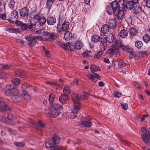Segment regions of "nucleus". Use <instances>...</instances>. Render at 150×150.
I'll list each match as a JSON object with an SVG mask.
<instances>
[{"label": "nucleus", "mask_w": 150, "mask_h": 150, "mask_svg": "<svg viewBox=\"0 0 150 150\" xmlns=\"http://www.w3.org/2000/svg\"><path fill=\"white\" fill-rule=\"evenodd\" d=\"M72 100L74 103V111H72L70 115V117L74 119L76 117V113L81 108L79 101L81 100H87L88 98V94L85 92L77 95L73 93L71 96Z\"/></svg>", "instance_id": "f257e3e1"}, {"label": "nucleus", "mask_w": 150, "mask_h": 150, "mask_svg": "<svg viewBox=\"0 0 150 150\" xmlns=\"http://www.w3.org/2000/svg\"><path fill=\"white\" fill-rule=\"evenodd\" d=\"M59 142V139L57 136L54 137L51 139H47L45 140V147L48 150H58L56 144Z\"/></svg>", "instance_id": "f03ea898"}, {"label": "nucleus", "mask_w": 150, "mask_h": 150, "mask_svg": "<svg viewBox=\"0 0 150 150\" xmlns=\"http://www.w3.org/2000/svg\"><path fill=\"white\" fill-rule=\"evenodd\" d=\"M25 38L26 40L28 41V45L31 47L34 46L36 44L37 41L36 40V38L40 40H43V38L41 36H36L35 38L30 35H25Z\"/></svg>", "instance_id": "7ed1b4c3"}, {"label": "nucleus", "mask_w": 150, "mask_h": 150, "mask_svg": "<svg viewBox=\"0 0 150 150\" xmlns=\"http://www.w3.org/2000/svg\"><path fill=\"white\" fill-rule=\"evenodd\" d=\"M141 131L143 132L141 135L142 140L145 144L147 143L149 139L150 140V130H148L146 128L143 127L142 128Z\"/></svg>", "instance_id": "20e7f679"}, {"label": "nucleus", "mask_w": 150, "mask_h": 150, "mask_svg": "<svg viewBox=\"0 0 150 150\" xmlns=\"http://www.w3.org/2000/svg\"><path fill=\"white\" fill-rule=\"evenodd\" d=\"M30 16L31 18L30 20L32 24L35 25L37 21H38L41 16H40L38 14H36L34 11L31 12Z\"/></svg>", "instance_id": "39448f33"}, {"label": "nucleus", "mask_w": 150, "mask_h": 150, "mask_svg": "<svg viewBox=\"0 0 150 150\" xmlns=\"http://www.w3.org/2000/svg\"><path fill=\"white\" fill-rule=\"evenodd\" d=\"M11 93L10 95L7 96H11V98L13 102L17 103L19 101V97L18 96V89H12L11 90Z\"/></svg>", "instance_id": "423d86ee"}, {"label": "nucleus", "mask_w": 150, "mask_h": 150, "mask_svg": "<svg viewBox=\"0 0 150 150\" xmlns=\"http://www.w3.org/2000/svg\"><path fill=\"white\" fill-rule=\"evenodd\" d=\"M69 23L67 21L64 22L61 25L59 22L57 24V30L58 31L67 30L69 29Z\"/></svg>", "instance_id": "0eeeda50"}, {"label": "nucleus", "mask_w": 150, "mask_h": 150, "mask_svg": "<svg viewBox=\"0 0 150 150\" xmlns=\"http://www.w3.org/2000/svg\"><path fill=\"white\" fill-rule=\"evenodd\" d=\"M44 35L45 37L43 39L50 41L54 40L57 37V35L53 32H46L44 33Z\"/></svg>", "instance_id": "6e6552de"}, {"label": "nucleus", "mask_w": 150, "mask_h": 150, "mask_svg": "<svg viewBox=\"0 0 150 150\" xmlns=\"http://www.w3.org/2000/svg\"><path fill=\"white\" fill-rule=\"evenodd\" d=\"M13 115L11 113H9L7 116V119L4 117L0 116V121H2L5 123H10L12 124V123L13 119Z\"/></svg>", "instance_id": "1a4fd4ad"}, {"label": "nucleus", "mask_w": 150, "mask_h": 150, "mask_svg": "<svg viewBox=\"0 0 150 150\" xmlns=\"http://www.w3.org/2000/svg\"><path fill=\"white\" fill-rule=\"evenodd\" d=\"M20 14L23 19L25 20H27L28 16V11L27 8L26 7L22 8L20 11Z\"/></svg>", "instance_id": "9d476101"}, {"label": "nucleus", "mask_w": 150, "mask_h": 150, "mask_svg": "<svg viewBox=\"0 0 150 150\" xmlns=\"http://www.w3.org/2000/svg\"><path fill=\"white\" fill-rule=\"evenodd\" d=\"M48 114L50 117H56L59 115L60 112L58 110L52 109L51 111L48 113Z\"/></svg>", "instance_id": "9b49d317"}, {"label": "nucleus", "mask_w": 150, "mask_h": 150, "mask_svg": "<svg viewBox=\"0 0 150 150\" xmlns=\"http://www.w3.org/2000/svg\"><path fill=\"white\" fill-rule=\"evenodd\" d=\"M6 110L10 111L9 108L4 102L0 100V112Z\"/></svg>", "instance_id": "f8f14e48"}, {"label": "nucleus", "mask_w": 150, "mask_h": 150, "mask_svg": "<svg viewBox=\"0 0 150 150\" xmlns=\"http://www.w3.org/2000/svg\"><path fill=\"white\" fill-rule=\"evenodd\" d=\"M138 0H132L131 1H127L125 5V7L127 9L131 10L133 8L134 4H136L138 3Z\"/></svg>", "instance_id": "ddd939ff"}, {"label": "nucleus", "mask_w": 150, "mask_h": 150, "mask_svg": "<svg viewBox=\"0 0 150 150\" xmlns=\"http://www.w3.org/2000/svg\"><path fill=\"white\" fill-rule=\"evenodd\" d=\"M93 73L95 75L89 74L87 75V77L92 81L96 82L98 81V79L100 78V76L96 73Z\"/></svg>", "instance_id": "4468645a"}, {"label": "nucleus", "mask_w": 150, "mask_h": 150, "mask_svg": "<svg viewBox=\"0 0 150 150\" xmlns=\"http://www.w3.org/2000/svg\"><path fill=\"white\" fill-rule=\"evenodd\" d=\"M46 22L49 25H53L56 23V20L53 17L50 16L48 17L47 19Z\"/></svg>", "instance_id": "2eb2a0df"}, {"label": "nucleus", "mask_w": 150, "mask_h": 150, "mask_svg": "<svg viewBox=\"0 0 150 150\" xmlns=\"http://www.w3.org/2000/svg\"><path fill=\"white\" fill-rule=\"evenodd\" d=\"M6 90L5 92V95L6 96H9L10 95V93H11V90L12 89H17L16 88H13L11 85L8 84L6 87Z\"/></svg>", "instance_id": "dca6fc26"}, {"label": "nucleus", "mask_w": 150, "mask_h": 150, "mask_svg": "<svg viewBox=\"0 0 150 150\" xmlns=\"http://www.w3.org/2000/svg\"><path fill=\"white\" fill-rule=\"evenodd\" d=\"M107 44L105 41L101 40L99 45V47L101 50L100 51L103 52L107 48Z\"/></svg>", "instance_id": "f3484780"}, {"label": "nucleus", "mask_w": 150, "mask_h": 150, "mask_svg": "<svg viewBox=\"0 0 150 150\" xmlns=\"http://www.w3.org/2000/svg\"><path fill=\"white\" fill-rule=\"evenodd\" d=\"M111 6L112 7L115 12L120 9L119 6L118 4V2L117 1H114L112 2L111 4Z\"/></svg>", "instance_id": "a211bd4d"}, {"label": "nucleus", "mask_w": 150, "mask_h": 150, "mask_svg": "<svg viewBox=\"0 0 150 150\" xmlns=\"http://www.w3.org/2000/svg\"><path fill=\"white\" fill-rule=\"evenodd\" d=\"M114 14L119 19H121L123 18L124 15V11L123 10L120 9L115 12Z\"/></svg>", "instance_id": "6ab92c4d"}, {"label": "nucleus", "mask_w": 150, "mask_h": 150, "mask_svg": "<svg viewBox=\"0 0 150 150\" xmlns=\"http://www.w3.org/2000/svg\"><path fill=\"white\" fill-rule=\"evenodd\" d=\"M115 48L116 50L120 49L124 51H125L127 49V47L124 46L120 42L117 43L115 45Z\"/></svg>", "instance_id": "aec40b11"}, {"label": "nucleus", "mask_w": 150, "mask_h": 150, "mask_svg": "<svg viewBox=\"0 0 150 150\" xmlns=\"http://www.w3.org/2000/svg\"><path fill=\"white\" fill-rule=\"evenodd\" d=\"M21 96L25 100H28L30 98V96L27 92L24 90H23Z\"/></svg>", "instance_id": "412c9836"}, {"label": "nucleus", "mask_w": 150, "mask_h": 150, "mask_svg": "<svg viewBox=\"0 0 150 150\" xmlns=\"http://www.w3.org/2000/svg\"><path fill=\"white\" fill-rule=\"evenodd\" d=\"M59 102L62 103H65L68 100L67 96L66 95H62L59 97Z\"/></svg>", "instance_id": "4be33fe9"}, {"label": "nucleus", "mask_w": 150, "mask_h": 150, "mask_svg": "<svg viewBox=\"0 0 150 150\" xmlns=\"http://www.w3.org/2000/svg\"><path fill=\"white\" fill-rule=\"evenodd\" d=\"M110 28L108 25L106 24H105L103 25L101 28V31L103 33H106L109 30Z\"/></svg>", "instance_id": "5701e85b"}, {"label": "nucleus", "mask_w": 150, "mask_h": 150, "mask_svg": "<svg viewBox=\"0 0 150 150\" xmlns=\"http://www.w3.org/2000/svg\"><path fill=\"white\" fill-rule=\"evenodd\" d=\"M64 94L66 95H69L71 92L69 86L68 85H66L63 90Z\"/></svg>", "instance_id": "b1692460"}, {"label": "nucleus", "mask_w": 150, "mask_h": 150, "mask_svg": "<svg viewBox=\"0 0 150 150\" xmlns=\"http://www.w3.org/2000/svg\"><path fill=\"white\" fill-rule=\"evenodd\" d=\"M75 44L76 49L77 50H80L83 46V43L82 42L80 41H77Z\"/></svg>", "instance_id": "393cba45"}, {"label": "nucleus", "mask_w": 150, "mask_h": 150, "mask_svg": "<svg viewBox=\"0 0 150 150\" xmlns=\"http://www.w3.org/2000/svg\"><path fill=\"white\" fill-rule=\"evenodd\" d=\"M91 123L88 119L81 122L82 127H89L91 126Z\"/></svg>", "instance_id": "a878e982"}, {"label": "nucleus", "mask_w": 150, "mask_h": 150, "mask_svg": "<svg viewBox=\"0 0 150 150\" xmlns=\"http://www.w3.org/2000/svg\"><path fill=\"white\" fill-rule=\"evenodd\" d=\"M119 35L121 38H125L127 36L128 32L125 30L123 29L121 30L119 33Z\"/></svg>", "instance_id": "bb28decb"}, {"label": "nucleus", "mask_w": 150, "mask_h": 150, "mask_svg": "<svg viewBox=\"0 0 150 150\" xmlns=\"http://www.w3.org/2000/svg\"><path fill=\"white\" fill-rule=\"evenodd\" d=\"M72 36V34L71 33L67 31L64 33V38L66 40H69L71 38Z\"/></svg>", "instance_id": "cd10ccee"}, {"label": "nucleus", "mask_w": 150, "mask_h": 150, "mask_svg": "<svg viewBox=\"0 0 150 150\" xmlns=\"http://www.w3.org/2000/svg\"><path fill=\"white\" fill-rule=\"evenodd\" d=\"M116 136L124 144L127 146L129 145V142L126 140L123 139L119 134H117L116 135Z\"/></svg>", "instance_id": "c85d7f7f"}, {"label": "nucleus", "mask_w": 150, "mask_h": 150, "mask_svg": "<svg viewBox=\"0 0 150 150\" xmlns=\"http://www.w3.org/2000/svg\"><path fill=\"white\" fill-rule=\"evenodd\" d=\"M91 40L93 42H97L100 40V37L97 35H94L92 36Z\"/></svg>", "instance_id": "c756f323"}, {"label": "nucleus", "mask_w": 150, "mask_h": 150, "mask_svg": "<svg viewBox=\"0 0 150 150\" xmlns=\"http://www.w3.org/2000/svg\"><path fill=\"white\" fill-rule=\"evenodd\" d=\"M46 21V19L45 17L41 16L38 22L40 25L42 26L45 24Z\"/></svg>", "instance_id": "7c9ffc66"}, {"label": "nucleus", "mask_w": 150, "mask_h": 150, "mask_svg": "<svg viewBox=\"0 0 150 150\" xmlns=\"http://www.w3.org/2000/svg\"><path fill=\"white\" fill-rule=\"evenodd\" d=\"M106 11L109 14H111L112 13H115V11L112 6H107L106 7Z\"/></svg>", "instance_id": "2f4dec72"}, {"label": "nucleus", "mask_w": 150, "mask_h": 150, "mask_svg": "<svg viewBox=\"0 0 150 150\" xmlns=\"http://www.w3.org/2000/svg\"><path fill=\"white\" fill-rule=\"evenodd\" d=\"M90 69L92 73L94 71H97L100 70V68L95 65H91L90 67Z\"/></svg>", "instance_id": "473e14b6"}, {"label": "nucleus", "mask_w": 150, "mask_h": 150, "mask_svg": "<svg viewBox=\"0 0 150 150\" xmlns=\"http://www.w3.org/2000/svg\"><path fill=\"white\" fill-rule=\"evenodd\" d=\"M135 45L136 47L138 49H140L142 47L143 44L141 41L137 40L135 42Z\"/></svg>", "instance_id": "72a5a7b5"}, {"label": "nucleus", "mask_w": 150, "mask_h": 150, "mask_svg": "<svg viewBox=\"0 0 150 150\" xmlns=\"http://www.w3.org/2000/svg\"><path fill=\"white\" fill-rule=\"evenodd\" d=\"M69 45V42L67 43L66 44L62 43L61 44L60 46L67 50H70Z\"/></svg>", "instance_id": "f704fd0d"}, {"label": "nucleus", "mask_w": 150, "mask_h": 150, "mask_svg": "<svg viewBox=\"0 0 150 150\" xmlns=\"http://www.w3.org/2000/svg\"><path fill=\"white\" fill-rule=\"evenodd\" d=\"M18 16V12L16 10H14L11 15V18L16 19L17 18Z\"/></svg>", "instance_id": "c9c22d12"}, {"label": "nucleus", "mask_w": 150, "mask_h": 150, "mask_svg": "<svg viewBox=\"0 0 150 150\" xmlns=\"http://www.w3.org/2000/svg\"><path fill=\"white\" fill-rule=\"evenodd\" d=\"M137 32V31L135 28H131L130 29L129 33L131 35H135Z\"/></svg>", "instance_id": "e433bc0d"}, {"label": "nucleus", "mask_w": 150, "mask_h": 150, "mask_svg": "<svg viewBox=\"0 0 150 150\" xmlns=\"http://www.w3.org/2000/svg\"><path fill=\"white\" fill-rule=\"evenodd\" d=\"M62 109V107L57 103H54L53 104L52 108V109H57L59 110Z\"/></svg>", "instance_id": "4c0bfd02"}, {"label": "nucleus", "mask_w": 150, "mask_h": 150, "mask_svg": "<svg viewBox=\"0 0 150 150\" xmlns=\"http://www.w3.org/2000/svg\"><path fill=\"white\" fill-rule=\"evenodd\" d=\"M15 74L17 76H21L23 73V71L22 70L17 69L15 71Z\"/></svg>", "instance_id": "58836bf2"}, {"label": "nucleus", "mask_w": 150, "mask_h": 150, "mask_svg": "<svg viewBox=\"0 0 150 150\" xmlns=\"http://www.w3.org/2000/svg\"><path fill=\"white\" fill-rule=\"evenodd\" d=\"M142 38L145 42H148L150 40V36L149 35L146 34L143 36Z\"/></svg>", "instance_id": "ea45409f"}, {"label": "nucleus", "mask_w": 150, "mask_h": 150, "mask_svg": "<svg viewBox=\"0 0 150 150\" xmlns=\"http://www.w3.org/2000/svg\"><path fill=\"white\" fill-rule=\"evenodd\" d=\"M103 52L100 51L99 52L96 53L94 56V58L96 59H98L100 57L103 53Z\"/></svg>", "instance_id": "a19ab883"}, {"label": "nucleus", "mask_w": 150, "mask_h": 150, "mask_svg": "<svg viewBox=\"0 0 150 150\" xmlns=\"http://www.w3.org/2000/svg\"><path fill=\"white\" fill-rule=\"evenodd\" d=\"M118 4L120 8H121L122 9H123L125 8V2L124 0H120L118 2Z\"/></svg>", "instance_id": "79ce46f5"}, {"label": "nucleus", "mask_w": 150, "mask_h": 150, "mask_svg": "<svg viewBox=\"0 0 150 150\" xmlns=\"http://www.w3.org/2000/svg\"><path fill=\"white\" fill-rule=\"evenodd\" d=\"M108 24L111 27L115 26L116 23L114 18L110 19L108 22Z\"/></svg>", "instance_id": "37998d69"}, {"label": "nucleus", "mask_w": 150, "mask_h": 150, "mask_svg": "<svg viewBox=\"0 0 150 150\" xmlns=\"http://www.w3.org/2000/svg\"><path fill=\"white\" fill-rule=\"evenodd\" d=\"M114 40V38L113 35L112 34H110L108 35L107 37V41L109 43H111Z\"/></svg>", "instance_id": "c03bdc74"}, {"label": "nucleus", "mask_w": 150, "mask_h": 150, "mask_svg": "<svg viewBox=\"0 0 150 150\" xmlns=\"http://www.w3.org/2000/svg\"><path fill=\"white\" fill-rule=\"evenodd\" d=\"M55 99V96L53 93L50 94L49 96V100L50 103H52Z\"/></svg>", "instance_id": "a18cd8bd"}, {"label": "nucleus", "mask_w": 150, "mask_h": 150, "mask_svg": "<svg viewBox=\"0 0 150 150\" xmlns=\"http://www.w3.org/2000/svg\"><path fill=\"white\" fill-rule=\"evenodd\" d=\"M134 13L136 14L141 11V8L139 6H136L133 7Z\"/></svg>", "instance_id": "49530a36"}, {"label": "nucleus", "mask_w": 150, "mask_h": 150, "mask_svg": "<svg viewBox=\"0 0 150 150\" xmlns=\"http://www.w3.org/2000/svg\"><path fill=\"white\" fill-rule=\"evenodd\" d=\"M12 83L15 85H18L20 83V81L18 79L15 78L12 80Z\"/></svg>", "instance_id": "de8ad7c7"}, {"label": "nucleus", "mask_w": 150, "mask_h": 150, "mask_svg": "<svg viewBox=\"0 0 150 150\" xmlns=\"http://www.w3.org/2000/svg\"><path fill=\"white\" fill-rule=\"evenodd\" d=\"M15 145L16 146L20 147H22L24 146L25 143L23 142H14Z\"/></svg>", "instance_id": "09e8293b"}, {"label": "nucleus", "mask_w": 150, "mask_h": 150, "mask_svg": "<svg viewBox=\"0 0 150 150\" xmlns=\"http://www.w3.org/2000/svg\"><path fill=\"white\" fill-rule=\"evenodd\" d=\"M53 0H47V6L48 8H50L53 2Z\"/></svg>", "instance_id": "8fccbe9b"}, {"label": "nucleus", "mask_w": 150, "mask_h": 150, "mask_svg": "<svg viewBox=\"0 0 150 150\" xmlns=\"http://www.w3.org/2000/svg\"><path fill=\"white\" fill-rule=\"evenodd\" d=\"M69 47L70 48V50L72 51V50H74L76 49V47L75 46V44H74L72 42H69Z\"/></svg>", "instance_id": "3c124183"}, {"label": "nucleus", "mask_w": 150, "mask_h": 150, "mask_svg": "<svg viewBox=\"0 0 150 150\" xmlns=\"http://www.w3.org/2000/svg\"><path fill=\"white\" fill-rule=\"evenodd\" d=\"M15 2L13 0H11L8 3L11 9L13 8L14 6Z\"/></svg>", "instance_id": "603ef678"}, {"label": "nucleus", "mask_w": 150, "mask_h": 150, "mask_svg": "<svg viewBox=\"0 0 150 150\" xmlns=\"http://www.w3.org/2000/svg\"><path fill=\"white\" fill-rule=\"evenodd\" d=\"M13 68V67L11 65H8L7 64H4V69L8 70Z\"/></svg>", "instance_id": "864d4df0"}, {"label": "nucleus", "mask_w": 150, "mask_h": 150, "mask_svg": "<svg viewBox=\"0 0 150 150\" xmlns=\"http://www.w3.org/2000/svg\"><path fill=\"white\" fill-rule=\"evenodd\" d=\"M113 94L115 97L118 98H120L121 96V94L120 93L117 91H114L113 92Z\"/></svg>", "instance_id": "5fc2aeb1"}, {"label": "nucleus", "mask_w": 150, "mask_h": 150, "mask_svg": "<svg viewBox=\"0 0 150 150\" xmlns=\"http://www.w3.org/2000/svg\"><path fill=\"white\" fill-rule=\"evenodd\" d=\"M7 30L10 32H12L13 33H15L17 31V29L13 28H8Z\"/></svg>", "instance_id": "6e6d98bb"}, {"label": "nucleus", "mask_w": 150, "mask_h": 150, "mask_svg": "<svg viewBox=\"0 0 150 150\" xmlns=\"http://www.w3.org/2000/svg\"><path fill=\"white\" fill-rule=\"evenodd\" d=\"M38 125L40 128H42L44 127L45 124L42 121L40 120L38 122Z\"/></svg>", "instance_id": "4d7b16f0"}, {"label": "nucleus", "mask_w": 150, "mask_h": 150, "mask_svg": "<svg viewBox=\"0 0 150 150\" xmlns=\"http://www.w3.org/2000/svg\"><path fill=\"white\" fill-rule=\"evenodd\" d=\"M100 40L101 41V40H104L105 41H107V37L106 35H102L100 36Z\"/></svg>", "instance_id": "13d9d810"}, {"label": "nucleus", "mask_w": 150, "mask_h": 150, "mask_svg": "<svg viewBox=\"0 0 150 150\" xmlns=\"http://www.w3.org/2000/svg\"><path fill=\"white\" fill-rule=\"evenodd\" d=\"M22 29L24 30H26L28 28V25L25 23H23L21 26Z\"/></svg>", "instance_id": "bf43d9fd"}, {"label": "nucleus", "mask_w": 150, "mask_h": 150, "mask_svg": "<svg viewBox=\"0 0 150 150\" xmlns=\"http://www.w3.org/2000/svg\"><path fill=\"white\" fill-rule=\"evenodd\" d=\"M118 65L119 67L122 68L124 66V61L122 60H120L118 63Z\"/></svg>", "instance_id": "052dcab7"}, {"label": "nucleus", "mask_w": 150, "mask_h": 150, "mask_svg": "<svg viewBox=\"0 0 150 150\" xmlns=\"http://www.w3.org/2000/svg\"><path fill=\"white\" fill-rule=\"evenodd\" d=\"M30 86V85H29L28 83H24L22 84L21 87L22 88H28Z\"/></svg>", "instance_id": "680f3d73"}, {"label": "nucleus", "mask_w": 150, "mask_h": 150, "mask_svg": "<svg viewBox=\"0 0 150 150\" xmlns=\"http://www.w3.org/2000/svg\"><path fill=\"white\" fill-rule=\"evenodd\" d=\"M122 107L125 110H126L128 108V105L127 104L124 103H122L121 104Z\"/></svg>", "instance_id": "e2e57ef3"}, {"label": "nucleus", "mask_w": 150, "mask_h": 150, "mask_svg": "<svg viewBox=\"0 0 150 150\" xmlns=\"http://www.w3.org/2000/svg\"><path fill=\"white\" fill-rule=\"evenodd\" d=\"M0 18L3 20H6V14H1L0 13Z\"/></svg>", "instance_id": "0e129e2a"}, {"label": "nucleus", "mask_w": 150, "mask_h": 150, "mask_svg": "<svg viewBox=\"0 0 150 150\" xmlns=\"http://www.w3.org/2000/svg\"><path fill=\"white\" fill-rule=\"evenodd\" d=\"M5 2L4 1H1L0 2V8H4Z\"/></svg>", "instance_id": "69168bd1"}, {"label": "nucleus", "mask_w": 150, "mask_h": 150, "mask_svg": "<svg viewBox=\"0 0 150 150\" xmlns=\"http://www.w3.org/2000/svg\"><path fill=\"white\" fill-rule=\"evenodd\" d=\"M7 74L4 72H0V78H5L6 77Z\"/></svg>", "instance_id": "338daca9"}, {"label": "nucleus", "mask_w": 150, "mask_h": 150, "mask_svg": "<svg viewBox=\"0 0 150 150\" xmlns=\"http://www.w3.org/2000/svg\"><path fill=\"white\" fill-rule=\"evenodd\" d=\"M114 52V49L112 48H110V49L108 50L107 51V53L108 54L112 53Z\"/></svg>", "instance_id": "774afa93"}]
</instances>
